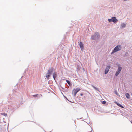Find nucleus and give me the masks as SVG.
Listing matches in <instances>:
<instances>
[{"label":"nucleus","mask_w":132,"mask_h":132,"mask_svg":"<svg viewBox=\"0 0 132 132\" xmlns=\"http://www.w3.org/2000/svg\"><path fill=\"white\" fill-rule=\"evenodd\" d=\"M81 89L79 88H77L75 90L74 89L72 91V94H73V92L74 90V96L75 97L76 94Z\"/></svg>","instance_id":"4"},{"label":"nucleus","mask_w":132,"mask_h":132,"mask_svg":"<svg viewBox=\"0 0 132 132\" xmlns=\"http://www.w3.org/2000/svg\"><path fill=\"white\" fill-rule=\"evenodd\" d=\"M99 34H94L91 36V39L93 40H97L99 39L100 37Z\"/></svg>","instance_id":"2"},{"label":"nucleus","mask_w":132,"mask_h":132,"mask_svg":"<svg viewBox=\"0 0 132 132\" xmlns=\"http://www.w3.org/2000/svg\"><path fill=\"white\" fill-rule=\"evenodd\" d=\"M116 22L118 21L117 20V19H116Z\"/></svg>","instance_id":"27"},{"label":"nucleus","mask_w":132,"mask_h":132,"mask_svg":"<svg viewBox=\"0 0 132 132\" xmlns=\"http://www.w3.org/2000/svg\"><path fill=\"white\" fill-rule=\"evenodd\" d=\"M126 26V24L124 23H122L121 24V27L122 28H124Z\"/></svg>","instance_id":"14"},{"label":"nucleus","mask_w":132,"mask_h":132,"mask_svg":"<svg viewBox=\"0 0 132 132\" xmlns=\"http://www.w3.org/2000/svg\"><path fill=\"white\" fill-rule=\"evenodd\" d=\"M57 72H54L53 73V77L54 80H55L56 78L57 77Z\"/></svg>","instance_id":"9"},{"label":"nucleus","mask_w":132,"mask_h":132,"mask_svg":"<svg viewBox=\"0 0 132 132\" xmlns=\"http://www.w3.org/2000/svg\"><path fill=\"white\" fill-rule=\"evenodd\" d=\"M2 115H3L5 116H7V115L6 114L4 113H2Z\"/></svg>","instance_id":"19"},{"label":"nucleus","mask_w":132,"mask_h":132,"mask_svg":"<svg viewBox=\"0 0 132 132\" xmlns=\"http://www.w3.org/2000/svg\"><path fill=\"white\" fill-rule=\"evenodd\" d=\"M40 96H42V95H41V94H40Z\"/></svg>","instance_id":"33"},{"label":"nucleus","mask_w":132,"mask_h":132,"mask_svg":"<svg viewBox=\"0 0 132 132\" xmlns=\"http://www.w3.org/2000/svg\"><path fill=\"white\" fill-rule=\"evenodd\" d=\"M116 52V47H114L112 52L111 53V54H113L114 53Z\"/></svg>","instance_id":"17"},{"label":"nucleus","mask_w":132,"mask_h":132,"mask_svg":"<svg viewBox=\"0 0 132 132\" xmlns=\"http://www.w3.org/2000/svg\"><path fill=\"white\" fill-rule=\"evenodd\" d=\"M108 20L109 22H113L114 23H116V16H113L110 19H109Z\"/></svg>","instance_id":"5"},{"label":"nucleus","mask_w":132,"mask_h":132,"mask_svg":"<svg viewBox=\"0 0 132 132\" xmlns=\"http://www.w3.org/2000/svg\"><path fill=\"white\" fill-rule=\"evenodd\" d=\"M125 96L126 98L128 99H129L130 98V95L128 93H126L125 94Z\"/></svg>","instance_id":"13"},{"label":"nucleus","mask_w":132,"mask_h":132,"mask_svg":"<svg viewBox=\"0 0 132 132\" xmlns=\"http://www.w3.org/2000/svg\"><path fill=\"white\" fill-rule=\"evenodd\" d=\"M94 33H98V32H95Z\"/></svg>","instance_id":"28"},{"label":"nucleus","mask_w":132,"mask_h":132,"mask_svg":"<svg viewBox=\"0 0 132 132\" xmlns=\"http://www.w3.org/2000/svg\"><path fill=\"white\" fill-rule=\"evenodd\" d=\"M72 28V27L71 26V27H69L68 28V31L67 32H66V33H69V32H73V30H70V29H71Z\"/></svg>","instance_id":"10"},{"label":"nucleus","mask_w":132,"mask_h":132,"mask_svg":"<svg viewBox=\"0 0 132 132\" xmlns=\"http://www.w3.org/2000/svg\"><path fill=\"white\" fill-rule=\"evenodd\" d=\"M74 33H76V32H74Z\"/></svg>","instance_id":"31"},{"label":"nucleus","mask_w":132,"mask_h":132,"mask_svg":"<svg viewBox=\"0 0 132 132\" xmlns=\"http://www.w3.org/2000/svg\"><path fill=\"white\" fill-rule=\"evenodd\" d=\"M69 86H71L72 85L70 82L68 80H66Z\"/></svg>","instance_id":"15"},{"label":"nucleus","mask_w":132,"mask_h":132,"mask_svg":"<svg viewBox=\"0 0 132 132\" xmlns=\"http://www.w3.org/2000/svg\"><path fill=\"white\" fill-rule=\"evenodd\" d=\"M92 87H93L95 90H97L98 91V89L96 87H95V86H94V85H92Z\"/></svg>","instance_id":"16"},{"label":"nucleus","mask_w":132,"mask_h":132,"mask_svg":"<svg viewBox=\"0 0 132 132\" xmlns=\"http://www.w3.org/2000/svg\"><path fill=\"white\" fill-rule=\"evenodd\" d=\"M118 95V93L116 91V95Z\"/></svg>","instance_id":"23"},{"label":"nucleus","mask_w":132,"mask_h":132,"mask_svg":"<svg viewBox=\"0 0 132 132\" xmlns=\"http://www.w3.org/2000/svg\"><path fill=\"white\" fill-rule=\"evenodd\" d=\"M114 103H116V101H114Z\"/></svg>","instance_id":"29"},{"label":"nucleus","mask_w":132,"mask_h":132,"mask_svg":"<svg viewBox=\"0 0 132 132\" xmlns=\"http://www.w3.org/2000/svg\"><path fill=\"white\" fill-rule=\"evenodd\" d=\"M13 95L12 94H10L7 97V98L8 100H12L14 99V97H13Z\"/></svg>","instance_id":"7"},{"label":"nucleus","mask_w":132,"mask_h":132,"mask_svg":"<svg viewBox=\"0 0 132 132\" xmlns=\"http://www.w3.org/2000/svg\"><path fill=\"white\" fill-rule=\"evenodd\" d=\"M3 122H4V123H5V122L4 121H3Z\"/></svg>","instance_id":"30"},{"label":"nucleus","mask_w":132,"mask_h":132,"mask_svg":"<svg viewBox=\"0 0 132 132\" xmlns=\"http://www.w3.org/2000/svg\"><path fill=\"white\" fill-rule=\"evenodd\" d=\"M54 70V69L53 68H51L48 70V72L46 73L45 76V77L48 80L49 79L50 75L52 74Z\"/></svg>","instance_id":"1"},{"label":"nucleus","mask_w":132,"mask_h":132,"mask_svg":"<svg viewBox=\"0 0 132 132\" xmlns=\"http://www.w3.org/2000/svg\"><path fill=\"white\" fill-rule=\"evenodd\" d=\"M80 95L81 96H82L83 95V94L82 93H80Z\"/></svg>","instance_id":"22"},{"label":"nucleus","mask_w":132,"mask_h":132,"mask_svg":"<svg viewBox=\"0 0 132 132\" xmlns=\"http://www.w3.org/2000/svg\"><path fill=\"white\" fill-rule=\"evenodd\" d=\"M117 66L118 69L116 71V76H117L119 75L122 69V68L120 64H118Z\"/></svg>","instance_id":"3"},{"label":"nucleus","mask_w":132,"mask_h":132,"mask_svg":"<svg viewBox=\"0 0 132 132\" xmlns=\"http://www.w3.org/2000/svg\"><path fill=\"white\" fill-rule=\"evenodd\" d=\"M106 102L105 101H103L102 102V103L103 104H105L106 103Z\"/></svg>","instance_id":"20"},{"label":"nucleus","mask_w":132,"mask_h":132,"mask_svg":"<svg viewBox=\"0 0 132 132\" xmlns=\"http://www.w3.org/2000/svg\"><path fill=\"white\" fill-rule=\"evenodd\" d=\"M61 88H62L63 89H64V88H64H64L62 87H61Z\"/></svg>","instance_id":"25"},{"label":"nucleus","mask_w":132,"mask_h":132,"mask_svg":"<svg viewBox=\"0 0 132 132\" xmlns=\"http://www.w3.org/2000/svg\"><path fill=\"white\" fill-rule=\"evenodd\" d=\"M121 46L120 45H118L116 46V52L121 50Z\"/></svg>","instance_id":"8"},{"label":"nucleus","mask_w":132,"mask_h":132,"mask_svg":"<svg viewBox=\"0 0 132 132\" xmlns=\"http://www.w3.org/2000/svg\"><path fill=\"white\" fill-rule=\"evenodd\" d=\"M116 104L119 107L122 108H124V107L121 104L116 102Z\"/></svg>","instance_id":"12"},{"label":"nucleus","mask_w":132,"mask_h":132,"mask_svg":"<svg viewBox=\"0 0 132 132\" xmlns=\"http://www.w3.org/2000/svg\"><path fill=\"white\" fill-rule=\"evenodd\" d=\"M38 95V94H37L34 95L32 96L34 97H36Z\"/></svg>","instance_id":"21"},{"label":"nucleus","mask_w":132,"mask_h":132,"mask_svg":"<svg viewBox=\"0 0 132 132\" xmlns=\"http://www.w3.org/2000/svg\"><path fill=\"white\" fill-rule=\"evenodd\" d=\"M89 32H90V31L89 30V29H86V31L85 32V33H89Z\"/></svg>","instance_id":"18"},{"label":"nucleus","mask_w":132,"mask_h":132,"mask_svg":"<svg viewBox=\"0 0 132 132\" xmlns=\"http://www.w3.org/2000/svg\"><path fill=\"white\" fill-rule=\"evenodd\" d=\"M114 93L116 94V90H115V89H114Z\"/></svg>","instance_id":"24"},{"label":"nucleus","mask_w":132,"mask_h":132,"mask_svg":"<svg viewBox=\"0 0 132 132\" xmlns=\"http://www.w3.org/2000/svg\"><path fill=\"white\" fill-rule=\"evenodd\" d=\"M79 46L81 49L82 50L84 48L82 42H80Z\"/></svg>","instance_id":"11"},{"label":"nucleus","mask_w":132,"mask_h":132,"mask_svg":"<svg viewBox=\"0 0 132 132\" xmlns=\"http://www.w3.org/2000/svg\"><path fill=\"white\" fill-rule=\"evenodd\" d=\"M110 68V66L109 65H108L106 67L104 71V73L105 74H106L108 73Z\"/></svg>","instance_id":"6"},{"label":"nucleus","mask_w":132,"mask_h":132,"mask_svg":"<svg viewBox=\"0 0 132 132\" xmlns=\"http://www.w3.org/2000/svg\"><path fill=\"white\" fill-rule=\"evenodd\" d=\"M9 123H8V125H7V129H8V127H9Z\"/></svg>","instance_id":"26"},{"label":"nucleus","mask_w":132,"mask_h":132,"mask_svg":"<svg viewBox=\"0 0 132 132\" xmlns=\"http://www.w3.org/2000/svg\"><path fill=\"white\" fill-rule=\"evenodd\" d=\"M131 123L132 124V121H131Z\"/></svg>","instance_id":"32"}]
</instances>
